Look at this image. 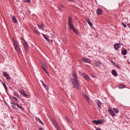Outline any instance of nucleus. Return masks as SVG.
<instances>
[{"instance_id":"obj_26","label":"nucleus","mask_w":130,"mask_h":130,"mask_svg":"<svg viewBox=\"0 0 130 130\" xmlns=\"http://www.w3.org/2000/svg\"><path fill=\"white\" fill-rule=\"evenodd\" d=\"M13 93L14 95V96H16L18 98H19V94H18V93H17L16 92H13Z\"/></svg>"},{"instance_id":"obj_37","label":"nucleus","mask_w":130,"mask_h":130,"mask_svg":"<svg viewBox=\"0 0 130 130\" xmlns=\"http://www.w3.org/2000/svg\"><path fill=\"white\" fill-rule=\"evenodd\" d=\"M38 121H39V122L41 124H42L43 125H44V123L41 121V120L39 118H38Z\"/></svg>"},{"instance_id":"obj_32","label":"nucleus","mask_w":130,"mask_h":130,"mask_svg":"<svg viewBox=\"0 0 130 130\" xmlns=\"http://www.w3.org/2000/svg\"><path fill=\"white\" fill-rule=\"evenodd\" d=\"M23 2L25 3H30V0H24Z\"/></svg>"},{"instance_id":"obj_49","label":"nucleus","mask_w":130,"mask_h":130,"mask_svg":"<svg viewBox=\"0 0 130 130\" xmlns=\"http://www.w3.org/2000/svg\"><path fill=\"white\" fill-rule=\"evenodd\" d=\"M39 130H43V129L42 128H40L39 129Z\"/></svg>"},{"instance_id":"obj_54","label":"nucleus","mask_w":130,"mask_h":130,"mask_svg":"<svg viewBox=\"0 0 130 130\" xmlns=\"http://www.w3.org/2000/svg\"><path fill=\"white\" fill-rule=\"evenodd\" d=\"M67 1H72V0H67Z\"/></svg>"},{"instance_id":"obj_22","label":"nucleus","mask_w":130,"mask_h":130,"mask_svg":"<svg viewBox=\"0 0 130 130\" xmlns=\"http://www.w3.org/2000/svg\"><path fill=\"white\" fill-rule=\"evenodd\" d=\"M38 25L40 29L43 28L44 27V25L43 24H41V25Z\"/></svg>"},{"instance_id":"obj_47","label":"nucleus","mask_w":130,"mask_h":130,"mask_svg":"<svg viewBox=\"0 0 130 130\" xmlns=\"http://www.w3.org/2000/svg\"><path fill=\"white\" fill-rule=\"evenodd\" d=\"M11 103V104H12L13 105L14 104V103H15L13 102H10Z\"/></svg>"},{"instance_id":"obj_23","label":"nucleus","mask_w":130,"mask_h":130,"mask_svg":"<svg viewBox=\"0 0 130 130\" xmlns=\"http://www.w3.org/2000/svg\"><path fill=\"white\" fill-rule=\"evenodd\" d=\"M113 110L114 112L116 113H118L119 112V111L117 109L114 108L113 109Z\"/></svg>"},{"instance_id":"obj_36","label":"nucleus","mask_w":130,"mask_h":130,"mask_svg":"<svg viewBox=\"0 0 130 130\" xmlns=\"http://www.w3.org/2000/svg\"><path fill=\"white\" fill-rule=\"evenodd\" d=\"M115 64V65H114L117 68H118V69H119L120 68V67H119V66H118L117 64L116 63H114Z\"/></svg>"},{"instance_id":"obj_27","label":"nucleus","mask_w":130,"mask_h":130,"mask_svg":"<svg viewBox=\"0 0 130 130\" xmlns=\"http://www.w3.org/2000/svg\"><path fill=\"white\" fill-rule=\"evenodd\" d=\"M53 123L54 125L56 128L59 126L57 123L56 121H54V122H53Z\"/></svg>"},{"instance_id":"obj_51","label":"nucleus","mask_w":130,"mask_h":130,"mask_svg":"<svg viewBox=\"0 0 130 130\" xmlns=\"http://www.w3.org/2000/svg\"><path fill=\"white\" fill-rule=\"evenodd\" d=\"M42 69L43 70V69H45V68H44L43 66V67H42Z\"/></svg>"},{"instance_id":"obj_41","label":"nucleus","mask_w":130,"mask_h":130,"mask_svg":"<svg viewBox=\"0 0 130 130\" xmlns=\"http://www.w3.org/2000/svg\"><path fill=\"white\" fill-rule=\"evenodd\" d=\"M57 130H61L59 126L56 127Z\"/></svg>"},{"instance_id":"obj_7","label":"nucleus","mask_w":130,"mask_h":130,"mask_svg":"<svg viewBox=\"0 0 130 130\" xmlns=\"http://www.w3.org/2000/svg\"><path fill=\"white\" fill-rule=\"evenodd\" d=\"M19 92L22 96L26 97H27L28 96V95L25 93L24 91L23 90L19 91Z\"/></svg>"},{"instance_id":"obj_38","label":"nucleus","mask_w":130,"mask_h":130,"mask_svg":"<svg viewBox=\"0 0 130 130\" xmlns=\"http://www.w3.org/2000/svg\"><path fill=\"white\" fill-rule=\"evenodd\" d=\"M68 122H69L71 123L72 122V121L69 118H67V119Z\"/></svg>"},{"instance_id":"obj_28","label":"nucleus","mask_w":130,"mask_h":130,"mask_svg":"<svg viewBox=\"0 0 130 130\" xmlns=\"http://www.w3.org/2000/svg\"><path fill=\"white\" fill-rule=\"evenodd\" d=\"M125 86L124 85H121L119 86V89H123L125 88Z\"/></svg>"},{"instance_id":"obj_15","label":"nucleus","mask_w":130,"mask_h":130,"mask_svg":"<svg viewBox=\"0 0 130 130\" xmlns=\"http://www.w3.org/2000/svg\"><path fill=\"white\" fill-rule=\"evenodd\" d=\"M127 51L126 50H124L122 52V54L123 55H125L127 54Z\"/></svg>"},{"instance_id":"obj_42","label":"nucleus","mask_w":130,"mask_h":130,"mask_svg":"<svg viewBox=\"0 0 130 130\" xmlns=\"http://www.w3.org/2000/svg\"><path fill=\"white\" fill-rule=\"evenodd\" d=\"M44 71H45V72L47 74H48V73L47 71L45 69H43Z\"/></svg>"},{"instance_id":"obj_35","label":"nucleus","mask_w":130,"mask_h":130,"mask_svg":"<svg viewBox=\"0 0 130 130\" xmlns=\"http://www.w3.org/2000/svg\"><path fill=\"white\" fill-rule=\"evenodd\" d=\"M13 42L14 45V46L17 45V41L15 40H13Z\"/></svg>"},{"instance_id":"obj_19","label":"nucleus","mask_w":130,"mask_h":130,"mask_svg":"<svg viewBox=\"0 0 130 130\" xmlns=\"http://www.w3.org/2000/svg\"><path fill=\"white\" fill-rule=\"evenodd\" d=\"M43 36L44 38L48 41H49L50 40L48 38V37L47 36V35H43Z\"/></svg>"},{"instance_id":"obj_50","label":"nucleus","mask_w":130,"mask_h":130,"mask_svg":"<svg viewBox=\"0 0 130 130\" xmlns=\"http://www.w3.org/2000/svg\"><path fill=\"white\" fill-rule=\"evenodd\" d=\"M91 77H92V78H93L94 77H95V76L94 75H92L91 76Z\"/></svg>"},{"instance_id":"obj_21","label":"nucleus","mask_w":130,"mask_h":130,"mask_svg":"<svg viewBox=\"0 0 130 130\" xmlns=\"http://www.w3.org/2000/svg\"><path fill=\"white\" fill-rule=\"evenodd\" d=\"M72 18L70 17H69V23L68 24L69 25L70 24H72L73 23L72 22V20H71Z\"/></svg>"},{"instance_id":"obj_4","label":"nucleus","mask_w":130,"mask_h":130,"mask_svg":"<svg viewBox=\"0 0 130 130\" xmlns=\"http://www.w3.org/2000/svg\"><path fill=\"white\" fill-rule=\"evenodd\" d=\"M120 44L119 43H117L115 44L114 47L115 50H118L120 47Z\"/></svg>"},{"instance_id":"obj_31","label":"nucleus","mask_w":130,"mask_h":130,"mask_svg":"<svg viewBox=\"0 0 130 130\" xmlns=\"http://www.w3.org/2000/svg\"><path fill=\"white\" fill-rule=\"evenodd\" d=\"M73 32L76 34H78V32L76 30V29L75 28L73 30Z\"/></svg>"},{"instance_id":"obj_16","label":"nucleus","mask_w":130,"mask_h":130,"mask_svg":"<svg viewBox=\"0 0 130 130\" xmlns=\"http://www.w3.org/2000/svg\"><path fill=\"white\" fill-rule=\"evenodd\" d=\"M87 21L88 22L89 25L91 26H92L93 25L92 23H91L89 19H88L87 20Z\"/></svg>"},{"instance_id":"obj_12","label":"nucleus","mask_w":130,"mask_h":130,"mask_svg":"<svg viewBox=\"0 0 130 130\" xmlns=\"http://www.w3.org/2000/svg\"><path fill=\"white\" fill-rule=\"evenodd\" d=\"M82 76L86 79H89V76L84 73L82 74Z\"/></svg>"},{"instance_id":"obj_13","label":"nucleus","mask_w":130,"mask_h":130,"mask_svg":"<svg viewBox=\"0 0 130 130\" xmlns=\"http://www.w3.org/2000/svg\"><path fill=\"white\" fill-rule=\"evenodd\" d=\"M97 104H98V107H99V108H101V104H102L100 102V101L99 100H98L97 101Z\"/></svg>"},{"instance_id":"obj_20","label":"nucleus","mask_w":130,"mask_h":130,"mask_svg":"<svg viewBox=\"0 0 130 130\" xmlns=\"http://www.w3.org/2000/svg\"><path fill=\"white\" fill-rule=\"evenodd\" d=\"M2 83L5 89V90L6 91L7 90V88L6 86V84L4 82H2Z\"/></svg>"},{"instance_id":"obj_30","label":"nucleus","mask_w":130,"mask_h":130,"mask_svg":"<svg viewBox=\"0 0 130 130\" xmlns=\"http://www.w3.org/2000/svg\"><path fill=\"white\" fill-rule=\"evenodd\" d=\"M42 65L45 68H46L47 67V65L45 63H42Z\"/></svg>"},{"instance_id":"obj_24","label":"nucleus","mask_w":130,"mask_h":130,"mask_svg":"<svg viewBox=\"0 0 130 130\" xmlns=\"http://www.w3.org/2000/svg\"><path fill=\"white\" fill-rule=\"evenodd\" d=\"M114 112H113V111H112V110H111V111H110V114L112 115V116H115V113H114Z\"/></svg>"},{"instance_id":"obj_48","label":"nucleus","mask_w":130,"mask_h":130,"mask_svg":"<svg viewBox=\"0 0 130 130\" xmlns=\"http://www.w3.org/2000/svg\"><path fill=\"white\" fill-rule=\"evenodd\" d=\"M59 10L61 11H62V10H61V8H60V7H59Z\"/></svg>"},{"instance_id":"obj_53","label":"nucleus","mask_w":130,"mask_h":130,"mask_svg":"<svg viewBox=\"0 0 130 130\" xmlns=\"http://www.w3.org/2000/svg\"><path fill=\"white\" fill-rule=\"evenodd\" d=\"M65 117H66V119H67V118H68V117H67V116H66Z\"/></svg>"},{"instance_id":"obj_52","label":"nucleus","mask_w":130,"mask_h":130,"mask_svg":"<svg viewBox=\"0 0 130 130\" xmlns=\"http://www.w3.org/2000/svg\"><path fill=\"white\" fill-rule=\"evenodd\" d=\"M65 117H66V119H67V118H68V117H67V116H66Z\"/></svg>"},{"instance_id":"obj_25","label":"nucleus","mask_w":130,"mask_h":130,"mask_svg":"<svg viewBox=\"0 0 130 130\" xmlns=\"http://www.w3.org/2000/svg\"><path fill=\"white\" fill-rule=\"evenodd\" d=\"M84 96L86 100L88 102V101H89V98L86 94L84 95Z\"/></svg>"},{"instance_id":"obj_18","label":"nucleus","mask_w":130,"mask_h":130,"mask_svg":"<svg viewBox=\"0 0 130 130\" xmlns=\"http://www.w3.org/2000/svg\"><path fill=\"white\" fill-rule=\"evenodd\" d=\"M112 74L113 75L115 76H117V72L113 70H112Z\"/></svg>"},{"instance_id":"obj_1","label":"nucleus","mask_w":130,"mask_h":130,"mask_svg":"<svg viewBox=\"0 0 130 130\" xmlns=\"http://www.w3.org/2000/svg\"><path fill=\"white\" fill-rule=\"evenodd\" d=\"M73 78L71 79V81L72 83L74 84V87L77 89H79L80 87L79 86V84L78 82V80L77 79V77L75 74L74 73L73 74Z\"/></svg>"},{"instance_id":"obj_8","label":"nucleus","mask_w":130,"mask_h":130,"mask_svg":"<svg viewBox=\"0 0 130 130\" xmlns=\"http://www.w3.org/2000/svg\"><path fill=\"white\" fill-rule=\"evenodd\" d=\"M69 25V28L70 29H72V30H73L75 28V27L74 26L73 23Z\"/></svg>"},{"instance_id":"obj_17","label":"nucleus","mask_w":130,"mask_h":130,"mask_svg":"<svg viewBox=\"0 0 130 130\" xmlns=\"http://www.w3.org/2000/svg\"><path fill=\"white\" fill-rule=\"evenodd\" d=\"M15 48L18 52H20V50L18 45L14 46Z\"/></svg>"},{"instance_id":"obj_34","label":"nucleus","mask_w":130,"mask_h":130,"mask_svg":"<svg viewBox=\"0 0 130 130\" xmlns=\"http://www.w3.org/2000/svg\"><path fill=\"white\" fill-rule=\"evenodd\" d=\"M12 107L14 109H16V105H15V103L13 105H12Z\"/></svg>"},{"instance_id":"obj_43","label":"nucleus","mask_w":130,"mask_h":130,"mask_svg":"<svg viewBox=\"0 0 130 130\" xmlns=\"http://www.w3.org/2000/svg\"><path fill=\"white\" fill-rule=\"evenodd\" d=\"M60 6L62 8H65V7L63 5L61 4H60Z\"/></svg>"},{"instance_id":"obj_55","label":"nucleus","mask_w":130,"mask_h":130,"mask_svg":"<svg viewBox=\"0 0 130 130\" xmlns=\"http://www.w3.org/2000/svg\"><path fill=\"white\" fill-rule=\"evenodd\" d=\"M53 41V40H51V41L52 42Z\"/></svg>"},{"instance_id":"obj_5","label":"nucleus","mask_w":130,"mask_h":130,"mask_svg":"<svg viewBox=\"0 0 130 130\" xmlns=\"http://www.w3.org/2000/svg\"><path fill=\"white\" fill-rule=\"evenodd\" d=\"M82 60L83 61L88 63H90L91 62V60L90 59L86 58H82Z\"/></svg>"},{"instance_id":"obj_10","label":"nucleus","mask_w":130,"mask_h":130,"mask_svg":"<svg viewBox=\"0 0 130 130\" xmlns=\"http://www.w3.org/2000/svg\"><path fill=\"white\" fill-rule=\"evenodd\" d=\"M94 64L96 66L98 67L100 66L101 64V63L100 61H98L97 62L95 63Z\"/></svg>"},{"instance_id":"obj_3","label":"nucleus","mask_w":130,"mask_h":130,"mask_svg":"<svg viewBox=\"0 0 130 130\" xmlns=\"http://www.w3.org/2000/svg\"><path fill=\"white\" fill-rule=\"evenodd\" d=\"M3 74L4 76L5 77L6 79L9 80L10 79V78L8 74L6 72H3Z\"/></svg>"},{"instance_id":"obj_33","label":"nucleus","mask_w":130,"mask_h":130,"mask_svg":"<svg viewBox=\"0 0 130 130\" xmlns=\"http://www.w3.org/2000/svg\"><path fill=\"white\" fill-rule=\"evenodd\" d=\"M34 31L37 34H39L40 33L36 29L34 30Z\"/></svg>"},{"instance_id":"obj_29","label":"nucleus","mask_w":130,"mask_h":130,"mask_svg":"<svg viewBox=\"0 0 130 130\" xmlns=\"http://www.w3.org/2000/svg\"><path fill=\"white\" fill-rule=\"evenodd\" d=\"M16 104L17 105V106L18 107L20 108L22 110L23 109V108L21 106L19 105L17 103H16Z\"/></svg>"},{"instance_id":"obj_11","label":"nucleus","mask_w":130,"mask_h":130,"mask_svg":"<svg viewBox=\"0 0 130 130\" xmlns=\"http://www.w3.org/2000/svg\"><path fill=\"white\" fill-rule=\"evenodd\" d=\"M11 100L13 101H17V98L15 97H13V96H11V97H10Z\"/></svg>"},{"instance_id":"obj_40","label":"nucleus","mask_w":130,"mask_h":130,"mask_svg":"<svg viewBox=\"0 0 130 130\" xmlns=\"http://www.w3.org/2000/svg\"><path fill=\"white\" fill-rule=\"evenodd\" d=\"M52 120L53 122H54V121H56L55 119L53 118H52Z\"/></svg>"},{"instance_id":"obj_45","label":"nucleus","mask_w":130,"mask_h":130,"mask_svg":"<svg viewBox=\"0 0 130 130\" xmlns=\"http://www.w3.org/2000/svg\"><path fill=\"white\" fill-rule=\"evenodd\" d=\"M111 110H112L111 109L110 107H109L108 109V111L110 112Z\"/></svg>"},{"instance_id":"obj_39","label":"nucleus","mask_w":130,"mask_h":130,"mask_svg":"<svg viewBox=\"0 0 130 130\" xmlns=\"http://www.w3.org/2000/svg\"><path fill=\"white\" fill-rule=\"evenodd\" d=\"M122 25H123V26L124 27H126V24H124V23H122Z\"/></svg>"},{"instance_id":"obj_2","label":"nucleus","mask_w":130,"mask_h":130,"mask_svg":"<svg viewBox=\"0 0 130 130\" xmlns=\"http://www.w3.org/2000/svg\"><path fill=\"white\" fill-rule=\"evenodd\" d=\"M92 122L93 123H95L96 124H100L103 123V120H93Z\"/></svg>"},{"instance_id":"obj_46","label":"nucleus","mask_w":130,"mask_h":130,"mask_svg":"<svg viewBox=\"0 0 130 130\" xmlns=\"http://www.w3.org/2000/svg\"><path fill=\"white\" fill-rule=\"evenodd\" d=\"M96 130H102L100 128L97 127L96 128Z\"/></svg>"},{"instance_id":"obj_14","label":"nucleus","mask_w":130,"mask_h":130,"mask_svg":"<svg viewBox=\"0 0 130 130\" xmlns=\"http://www.w3.org/2000/svg\"><path fill=\"white\" fill-rule=\"evenodd\" d=\"M12 19L13 21L15 23H17V21L15 17V16H13L12 17Z\"/></svg>"},{"instance_id":"obj_9","label":"nucleus","mask_w":130,"mask_h":130,"mask_svg":"<svg viewBox=\"0 0 130 130\" xmlns=\"http://www.w3.org/2000/svg\"><path fill=\"white\" fill-rule=\"evenodd\" d=\"M96 13L98 15H101L102 13V11L100 8L96 10Z\"/></svg>"},{"instance_id":"obj_6","label":"nucleus","mask_w":130,"mask_h":130,"mask_svg":"<svg viewBox=\"0 0 130 130\" xmlns=\"http://www.w3.org/2000/svg\"><path fill=\"white\" fill-rule=\"evenodd\" d=\"M24 46L25 48V50L27 51L29 49V47L27 45V44L26 43V42L24 41L23 42Z\"/></svg>"},{"instance_id":"obj_44","label":"nucleus","mask_w":130,"mask_h":130,"mask_svg":"<svg viewBox=\"0 0 130 130\" xmlns=\"http://www.w3.org/2000/svg\"><path fill=\"white\" fill-rule=\"evenodd\" d=\"M42 83H43V85L44 86V87H47V85L46 84H44L42 82Z\"/></svg>"}]
</instances>
